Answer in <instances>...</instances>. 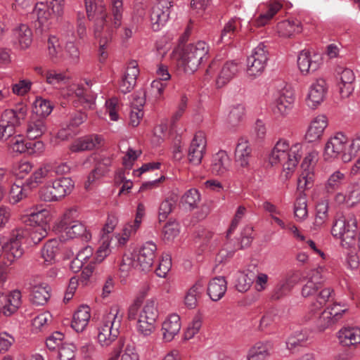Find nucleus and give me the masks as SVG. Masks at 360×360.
<instances>
[{
	"label": "nucleus",
	"mask_w": 360,
	"mask_h": 360,
	"mask_svg": "<svg viewBox=\"0 0 360 360\" xmlns=\"http://www.w3.org/2000/svg\"><path fill=\"white\" fill-rule=\"evenodd\" d=\"M101 86L96 80L85 79L84 84L79 85L75 94L84 108H93Z\"/></svg>",
	"instance_id": "14"
},
{
	"label": "nucleus",
	"mask_w": 360,
	"mask_h": 360,
	"mask_svg": "<svg viewBox=\"0 0 360 360\" xmlns=\"http://www.w3.org/2000/svg\"><path fill=\"white\" fill-rule=\"evenodd\" d=\"M59 243L57 240H49L41 250V257L44 263L49 264L55 261L56 255L58 251Z\"/></svg>",
	"instance_id": "48"
},
{
	"label": "nucleus",
	"mask_w": 360,
	"mask_h": 360,
	"mask_svg": "<svg viewBox=\"0 0 360 360\" xmlns=\"http://www.w3.org/2000/svg\"><path fill=\"white\" fill-rule=\"evenodd\" d=\"M239 64L235 60L226 61L220 69L216 79V84L221 88L233 79L239 72Z\"/></svg>",
	"instance_id": "26"
},
{
	"label": "nucleus",
	"mask_w": 360,
	"mask_h": 360,
	"mask_svg": "<svg viewBox=\"0 0 360 360\" xmlns=\"http://www.w3.org/2000/svg\"><path fill=\"white\" fill-rule=\"evenodd\" d=\"M181 329L180 317L174 314L169 316L162 323V331L163 339L166 342L172 341Z\"/></svg>",
	"instance_id": "32"
},
{
	"label": "nucleus",
	"mask_w": 360,
	"mask_h": 360,
	"mask_svg": "<svg viewBox=\"0 0 360 360\" xmlns=\"http://www.w3.org/2000/svg\"><path fill=\"white\" fill-rule=\"evenodd\" d=\"M79 212L77 209L71 208L68 210L63 214V218L57 224V229H61L65 226L75 224V221H79L78 220Z\"/></svg>",
	"instance_id": "63"
},
{
	"label": "nucleus",
	"mask_w": 360,
	"mask_h": 360,
	"mask_svg": "<svg viewBox=\"0 0 360 360\" xmlns=\"http://www.w3.org/2000/svg\"><path fill=\"white\" fill-rule=\"evenodd\" d=\"M102 8H100V11H98V13L101 15V16L99 18H97V22L93 29L94 37L98 40V60L101 63H104L108 57L107 46L111 41L114 32H111L109 27H107L106 30L103 29V14H102Z\"/></svg>",
	"instance_id": "10"
},
{
	"label": "nucleus",
	"mask_w": 360,
	"mask_h": 360,
	"mask_svg": "<svg viewBox=\"0 0 360 360\" xmlns=\"http://www.w3.org/2000/svg\"><path fill=\"white\" fill-rule=\"evenodd\" d=\"M27 236V229L24 228H18L12 231V233L8 240H4L8 248V251H10L8 254V258L11 259H17L22 256L24 249L22 247V245Z\"/></svg>",
	"instance_id": "16"
},
{
	"label": "nucleus",
	"mask_w": 360,
	"mask_h": 360,
	"mask_svg": "<svg viewBox=\"0 0 360 360\" xmlns=\"http://www.w3.org/2000/svg\"><path fill=\"white\" fill-rule=\"evenodd\" d=\"M269 349L268 344L257 343L249 350L248 360H266L269 356Z\"/></svg>",
	"instance_id": "50"
},
{
	"label": "nucleus",
	"mask_w": 360,
	"mask_h": 360,
	"mask_svg": "<svg viewBox=\"0 0 360 360\" xmlns=\"http://www.w3.org/2000/svg\"><path fill=\"white\" fill-rule=\"evenodd\" d=\"M21 292L13 290L8 294L0 292V313L9 316L15 313L21 305Z\"/></svg>",
	"instance_id": "22"
},
{
	"label": "nucleus",
	"mask_w": 360,
	"mask_h": 360,
	"mask_svg": "<svg viewBox=\"0 0 360 360\" xmlns=\"http://www.w3.org/2000/svg\"><path fill=\"white\" fill-rule=\"evenodd\" d=\"M302 155V143L290 142L284 139H279L272 148L269 157L271 165H281L283 175L288 179L295 172Z\"/></svg>",
	"instance_id": "1"
},
{
	"label": "nucleus",
	"mask_w": 360,
	"mask_h": 360,
	"mask_svg": "<svg viewBox=\"0 0 360 360\" xmlns=\"http://www.w3.org/2000/svg\"><path fill=\"white\" fill-rule=\"evenodd\" d=\"M268 50L264 43H259L247 58V75L254 79L264 71L268 61Z\"/></svg>",
	"instance_id": "9"
},
{
	"label": "nucleus",
	"mask_w": 360,
	"mask_h": 360,
	"mask_svg": "<svg viewBox=\"0 0 360 360\" xmlns=\"http://www.w3.org/2000/svg\"><path fill=\"white\" fill-rule=\"evenodd\" d=\"M231 167V159L225 150H219L212 155L210 170L213 174L223 176L230 170Z\"/></svg>",
	"instance_id": "25"
},
{
	"label": "nucleus",
	"mask_w": 360,
	"mask_h": 360,
	"mask_svg": "<svg viewBox=\"0 0 360 360\" xmlns=\"http://www.w3.org/2000/svg\"><path fill=\"white\" fill-rule=\"evenodd\" d=\"M58 230L65 233L68 238L72 239L82 237L86 240L91 238L90 233L86 231L84 225L80 221H75V224L65 226Z\"/></svg>",
	"instance_id": "41"
},
{
	"label": "nucleus",
	"mask_w": 360,
	"mask_h": 360,
	"mask_svg": "<svg viewBox=\"0 0 360 360\" xmlns=\"http://www.w3.org/2000/svg\"><path fill=\"white\" fill-rule=\"evenodd\" d=\"M330 232L334 238L340 240L343 248H354L357 241V221L354 214L342 215L335 219Z\"/></svg>",
	"instance_id": "5"
},
{
	"label": "nucleus",
	"mask_w": 360,
	"mask_h": 360,
	"mask_svg": "<svg viewBox=\"0 0 360 360\" xmlns=\"http://www.w3.org/2000/svg\"><path fill=\"white\" fill-rule=\"evenodd\" d=\"M227 289V283L225 278L219 276L212 279L207 287V294L213 301L219 300L225 294Z\"/></svg>",
	"instance_id": "39"
},
{
	"label": "nucleus",
	"mask_w": 360,
	"mask_h": 360,
	"mask_svg": "<svg viewBox=\"0 0 360 360\" xmlns=\"http://www.w3.org/2000/svg\"><path fill=\"white\" fill-rule=\"evenodd\" d=\"M11 149L18 153H27L31 154L34 152V146L41 148L43 147V143L41 141H27L25 140L22 135H17L11 137L9 142Z\"/></svg>",
	"instance_id": "31"
},
{
	"label": "nucleus",
	"mask_w": 360,
	"mask_h": 360,
	"mask_svg": "<svg viewBox=\"0 0 360 360\" xmlns=\"http://www.w3.org/2000/svg\"><path fill=\"white\" fill-rule=\"evenodd\" d=\"M13 41L20 49H26L32 42V32L27 25L20 24L13 31Z\"/></svg>",
	"instance_id": "27"
},
{
	"label": "nucleus",
	"mask_w": 360,
	"mask_h": 360,
	"mask_svg": "<svg viewBox=\"0 0 360 360\" xmlns=\"http://www.w3.org/2000/svg\"><path fill=\"white\" fill-rule=\"evenodd\" d=\"M53 109V104L48 99L37 97L33 103V112L41 117L49 116Z\"/></svg>",
	"instance_id": "47"
},
{
	"label": "nucleus",
	"mask_w": 360,
	"mask_h": 360,
	"mask_svg": "<svg viewBox=\"0 0 360 360\" xmlns=\"http://www.w3.org/2000/svg\"><path fill=\"white\" fill-rule=\"evenodd\" d=\"M360 151V134L350 141L345 134L341 131L331 136L324 147L323 156L326 160L340 158L342 162H349Z\"/></svg>",
	"instance_id": "2"
},
{
	"label": "nucleus",
	"mask_w": 360,
	"mask_h": 360,
	"mask_svg": "<svg viewBox=\"0 0 360 360\" xmlns=\"http://www.w3.org/2000/svg\"><path fill=\"white\" fill-rule=\"evenodd\" d=\"M318 160V152L311 150L304 157L302 163L303 171L297 180V187L300 190L309 189L312 187L314 181V167Z\"/></svg>",
	"instance_id": "11"
},
{
	"label": "nucleus",
	"mask_w": 360,
	"mask_h": 360,
	"mask_svg": "<svg viewBox=\"0 0 360 360\" xmlns=\"http://www.w3.org/2000/svg\"><path fill=\"white\" fill-rule=\"evenodd\" d=\"M307 198L304 195H300L296 199L294 205V214L297 221H304L308 215Z\"/></svg>",
	"instance_id": "56"
},
{
	"label": "nucleus",
	"mask_w": 360,
	"mask_h": 360,
	"mask_svg": "<svg viewBox=\"0 0 360 360\" xmlns=\"http://www.w3.org/2000/svg\"><path fill=\"white\" fill-rule=\"evenodd\" d=\"M253 278L245 271H238L235 274V287L240 292H247L253 283Z\"/></svg>",
	"instance_id": "54"
},
{
	"label": "nucleus",
	"mask_w": 360,
	"mask_h": 360,
	"mask_svg": "<svg viewBox=\"0 0 360 360\" xmlns=\"http://www.w3.org/2000/svg\"><path fill=\"white\" fill-rule=\"evenodd\" d=\"M46 82L56 89L60 88L68 82V77L62 72L49 70L45 73Z\"/></svg>",
	"instance_id": "55"
},
{
	"label": "nucleus",
	"mask_w": 360,
	"mask_h": 360,
	"mask_svg": "<svg viewBox=\"0 0 360 360\" xmlns=\"http://www.w3.org/2000/svg\"><path fill=\"white\" fill-rule=\"evenodd\" d=\"M278 32L284 37H290L302 32V27L300 20H284L278 24Z\"/></svg>",
	"instance_id": "44"
},
{
	"label": "nucleus",
	"mask_w": 360,
	"mask_h": 360,
	"mask_svg": "<svg viewBox=\"0 0 360 360\" xmlns=\"http://www.w3.org/2000/svg\"><path fill=\"white\" fill-rule=\"evenodd\" d=\"M245 109L243 105L237 104L233 105L229 112L226 122L229 127H235L238 125L245 116Z\"/></svg>",
	"instance_id": "53"
},
{
	"label": "nucleus",
	"mask_w": 360,
	"mask_h": 360,
	"mask_svg": "<svg viewBox=\"0 0 360 360\" xmlns=\"http://www.w3.org/2000/svg\"><path fill=\"white\" fill-rule=\"evenodd\" d=\"M54 187V192L56 193L58 199L65 197L71 193L74 187V183L70 178L62 177L51 181Z\"/></svg>",
	"instance_id": "46"
},
{
	"label": "nucleus",
	"mask_w": 360,
	"mask_h": 360,
	"mask_svg": "<svg viewBox=\"0 0 360 360\" xmlns=\"http://www.w3.org/2000/svg\"><path fill=\"white\" fill-rule=\"evenodd\" d=\"M103 141L101 136L98 134H91L79 138L75 140L70 146V150L72 153L90 150L99 148Z\"/></svg>",
	"instance_id": "24"
},
{
	"label": "nucleus",
	"mask_w": 360,
	"mask_h": 360,
	"mask_svg": "<svg viewBox=\"0 0 360 360\" xmlns=\"http://www.w3.org/2000/svg\"><path fill=\"white\" fill-rule=\"evenodd\" d=\"M323 282L322 269H315L308 274V280L302 290V295L304 297L313 295L321 287Z\"/></svg>",
	"instance_id": "34"
},
{
	"label": "nucleus",
	"mask_w": 360,
	"mask_h": 360,
	"mask_svg": "<svg viewBox=\"0 0 360 360\" xmlns=\"http://www.w3.org/2000/svg\"><path fill=\"white\" fill-rule=\"evenodd\" d=\"M297 67L302 75L314 73L323 65V58L319 53L302 50L297 56Z\"/></svg>",
	"instance_id": "13"
},
{
	"label": "nucleus",
	"mask_w": 360,
	"mask_h": 360,
	"mask_svg": "<svg viewBox=\"0 0 360 360\" xmlns=\"http://www.w3.org/2000/svg\"><path fill=\"white\" fill-rule=\"evenodd\" d=\"M139 75L138 63L136 60L130 61L120 82L119 89L123 94L131 91L136 84L137 77Z\"/></svg>",
	"instance_id": "23"
},
{
	"label": "nucleus",
	"mask_w": 360,
	"mask_h": 360,
	"mask_svg": "<svg viewBox=\"0 0 360 360\" xmlns=\"http://www.w3.org/2000/svg\"><path fill=\"white\" fill-rule=\"evenodd\" d=\"M158 309L153 300H148L142 307L139 308L136 302L131 305L128 310V319L136 321L137 333L145 338L153 334L155 329V323L158 318Z\"/></svg>",
	"instance_id": "3"
},
{
	"label": "nucleus",
	"mask_w": 360,
	"mask_h": 360,
	"mask_svg": "<svg viewBox=\"0 0 360 360\" xmlns=\"http://www.w3.org/2000/svg\"><path fill=\"white\" fill-rule=\"evenodd\" d=\"M122 316L119 315V308L115 306L105 315L98 328L97 340L102 347H108L120 334Z\"/></svg>",
	"instance_id": "7"
},
{
	"label": "nucleus",
	"mask_w": 360,
	"mask_h": 360,
	"mask_svg": "<svg viewBox=\"0 0 360 360\" xmlns=\"http://www.w3.org/2000/svg\"><path fill=\"white\" fill-rule=\"evenodd\" d=\"M240 27L241 20L237 18H231L225 24L217 43L223 42L226 44H230L231 40L238 34Z\"/></svg>",
	"instance_id": "36"
},
{
	"label": "nucleus",
	"mask_w": 360,
	"mask_h": 360,
	"mask_svg": "<svg viewBox=\"0 0 360 360\" xmlns=\"http://www.w3.org/2000/svg\"><path fill=\"white\" fill-rule=\"evenodd\" d=\"M29 190L27 187L18 186L16 184L12 185L9 193V201L11 204H16L20 200L24 199L27 195V191Z\"/></svg>",
	"instance_id": "61"
},
{
	"label": "nucleus",
	"mask_w": 360,
	"mask_h": 360,
	"mask_svg": "<svg viewBox=\"0 0 360 360\" xmlns=\"http://www.w3.org/2000/svg\"><path fill=\"white\" fill-rule=\"evenodd\" d=\"M207 146V141L205 134L202 131L197 132L188 149V160L189 162L194 165H198L200 164L204 154L205 153Z\"/></svg>",
	"instance_id": "20"
},
{
	"label": "nucleus",
	"mask_w": 360,
	"mask_h": 360,
	"mask_svg": "<svg viewBox=\"0 0 360 360\" xmlns=\"http://www.w3.org/2000/svg\"><path fill=\"white\" fill-rule=\"evenodd\" d=\"M328 126V119L323 115H319L310 122L304 134L307 143L319 141Z\"/></svg>",
	"instance_id": "21"
},
{
	"label": "nucleus",
	"mask_w": 360,
	"mask_h": 360,
	"mask_svg": "<svg viewBox=\"0 0 360 360\" xmlns=\"http://www.w3.org/2000/svg\"><path fill=\"white\" fill-rule=\"evenodd\" d=\"M210 46L205 41H198L188 44L183 51L179 65L188 74L195 72L200 63L207 60Z\"/></svg>",
	"instance_id": "6"
},
{
	"label": "nucleus",
	"mask_w": 360,
	"mask_h": 360,
	"mask_svg": "<svg viewBox=\"0 0 360 360\" xmlns=\"http://www.w3.org/2000/svg\"><path fill=\"white\" fill-rule=\"evenodd\" d=\"M346 184V176L340 170L333 172L328 178L325 188L327 193L340 190Z\"/></svg>",
	"instance_id": "42"
},
{
	"label": "nucleus",
	"mask_w": 360,
	"mask_h": 360,
	"mask_svg": "<svg viewBox=\"0 0 360 360\" xmlns=\"http://www.w3.org/2000/svg\"><path fill=\"white\" fill-rule=\"evenodd\" d=\"M335 323H336L333 320L332 316L329 314V311L326 309L321 313L316 320L315 328L318 331L323 332Z\"/></svg>",
	"instance_id": "57"
},
{
	"label": "nucleus",
	"mask_w": 360,
	"mask_h": 360,
	"mask_svg": "<svg viewBox=\"0 0 360 360\" xmlns=\"http://www.w3.org/2000/svg\"><path fill=\"white\" fill-rule=\"evenodd\" d=\"M326 309L329 311V314L337 323L349 311V307L347 302H334Z\"/></svg>",
	"instance_id": "51"
},
{
	"label": "nucleus",
	"mask_w": 360,
	"mask_h": 360,
	"mask_svg": "<svg viewBox=\"0 0 360 360\" xmlns=\"http://www.w3.org/2000/svg\"><path fill=\"white\" fill-rule=\"evenodd\" d=\"M50 165H46L36 169L25 181V186L32 190L37 188L40 184L49 183L52 181Z\"/></svg>",
	"instance_id": "28"
},
{
	"label": "nucleus",
	"mask_w": 360,
	"mask_h": 360,
	"mask_svg": "<svg viewBox=\"0 0 360 360\" xmlns=\"http://www.w3.org/2000/svg\"><path fill=\"white\" fill-rule=\"evenodd\" d=\"M337 336L342 346L360 344V327H343L338 332Z\"/></svg>",
	"instance_id": "33"
},
{
	"label": "nucleus",
	"mask_w": 360,
	"mask_h": 360,
	"mask_svg": "<svg viewBox=\"0 0 360 360\" xmlns=\"http://www.w3.org/2000/svg\"><path fill=\"white\" fill-rule=\"evenodd\" d=\"M326 82L319 78L309 86L305 97L306 105L311 109H316L324 101L327 93Z\"/></svg>",
	"instance_id": "15"
},
{
	"label": "nucleus",
	"mask_w": 360,
	"mask_h": 360,
	"mask_svg": "<svg viewBox=\"0 0 360 360\" xmlns=\"http://www.w3.org/2000/svg\"><path fill=\"white\" fill-rule=\"evenodd\" d=\"M157 246L153 241L146 242L136 256V267L143 271H149L156 257Z\"/></svg>",
	"instance_id": "18"
},
{
	"label": "nucleus",
	"mask_w": 360,
	"mask_h": 360,
	"mask_svg": "<svg viewBox=\"0 0 360 360\" xmlns=\"http://www.w3.org/2000/svg\"><path fill=\"white\" fill-rule=\"evenodd\" d=\"M174 0H158L153 6L150 20L154 31L160 30L168 21Z\"/></svg>",
	"instance_id": "12"
},
{
	"label": "nucleus",
	"mask_w": 360,
	"mask_h": 360,
	"mask_svg": "<svg viewBox=\"0 0 360 360\" xmlns=\"http://www.w3.org/2000/svg\"><path fill=\"white\" fill-rule=\"evenodd\" d=\"M179 233V224L176 221L167 223L162 230L163 239L171 241Z\"/></svg>",
	"instance_id": "64"
},
{
	"label": "nucleus",
	"mask_w": 360,
	"mask_h": 360,
	"mask_svg": "<svg viewBox=\"0 0 360 360\" xmlns=\"http://www.w3.org/2000/svg\"><path fill=\"white\" fill-rule=\"evenodd\" d=\"M111 240L112 238L110 236H102V243L94 257L96 262H101L110 253Z\"/></svg>",
	"instance_id": "60"
},
{
	"label": "nucleus",
	"mask_w": 360,
	"mask_h": 360,
	"mask_svg": "<svg viewBox=\"0 0 360 360\" xmlns=\"http://www.w3.org/2000/svg\"><path fill=\"white\" fill-rule=\"evenodd\" d=\"M33 14L37 17L39 27L37 30H40L41 32L49 30L52 20L56 18H59L63 15H58L53 12L51 9V3L44 4L39 2L36 4Z\"/></svg>",
	"instance_id": "17"
},
{
	"label": "nucleus",
	"mask_w": 360,
	"mask_h": 360,
	"mask_svg": "<svg viewBox=\"0 0 360 360\" xmlns=\"http://www.w3.org/2000/svg\"><path fill=\"white\" fill-rule=\"evenodd\" d=\"M46 54L48 59L54 64L63 62V51L59 39L55 35H50L46 42Z\"/></svg>",
	"instance_id": "35"
},
{
	"label": "nucleus",
	"mask_w": 360,
	"mask_h": 360,
	"mask_svg": "<svg viewBox=\"0 0 360 360\" xmlns=\"http://www.w3.org/2000/svg\"><path fill=\"white\" fill-rule=\"evenodd\" d=\"M295 94L292 88L282 82L276 86L272 95L271 110L276 117L284 118L294 108Z\"/></svg>",
	"instance_id": "8"
},
{
	"label": "nucleus",
	"mask_w": 360,
	"mask_h": 360,
	"mask_svg": "<svg viewBox=\"0 0 360 360\" xmlns=\"http://www.w3.org/2000/svg\"><path fill=\"white\" fill-rule=\"evenodd\" d=\"M205 281L198 279L186 292L184 296V304L191 309H195L198 305V300L204 290Z\"/></svg>",
	"instance_id": "37"
},
{
	"label": "nucleus",
	"mask_w": 360,
	"mask_h": 360,
	"mask_svg": "<svg viewBox=\"0 0 360 360\" xmlns=\"http://www.w3.org/2000/svg\"><path fill=\"white\" fill-rule=\"evenodd\" d=\"M293 283L290 278L281 281L275 287L272 297L278 300L287 294L292 288Z\"/></svg>",
	"instance_id": "62"
},
{
	"label": "nucleus",
	"mask_w": 360,
	"mask_h": 360,
	"mask_svg": "<svg viewBox=\"0 0 360 360\" xmlns=\"http://www.w3.org/2000/svg\"><path fill=\"white\" fill-rule=\"evenodd\" d=\"M49 226H32L27 229L28 236L34 244H38L47 236Z\"/></svg>",
	"instance_id": "59"
},
{
	"label": "nucleus",
	"mask_w": 360,
	"mask_h": 360,
	"mask_svg": "<svg viewBox=\"0 0 360 360\" xmlns=\"http://www.w3.org/2000/svg\"><path fill=\"white\" fill-rule=\"evenodd\" d=\"M50 212L46 209L36 210L24 217L22 220L29 226H49Z\"/></svg>",
	"instance_id": "40"
},
{
	"label": "nucleus",
	"mask_w": 360,
	"mask_h": 360,
	"mask_svg": "<svg viewBox=\"0 0 360 360\" xmlns=\"http://www.w3.org/2000/svg\"><path fill=\"white\" fill-rule=\"evenodd\" d=\"M355 75L354 72L349 68H345L340 72V79L338 83L339 91L342 98L349 97L353 92Z\"/></svg>",
	"instance_id": "30"
},
{
	"label": "nucleus",
	"mask_w": 360,
	"mask_h": 360,
	"mask_svg": "<svg viewBox=\"0 0 360 360\" xmlns=\"http://www.w3.org/2000/svg\"><path fill=\"white\" fill-rule=\"evenodd\" d=\"M309 339L307 333L303 331H296L286 340V347L291 352H295L299 348L304 347Z\"/></svg>",
	"instance_id": "45"
},
{
	"label": "nucleus",
	"mask_w": 360,
	"mask_h": 360,
	"mask_svg": "<svg viewBox=\"0 0 360 360\" xmlns=\"http://www.w3.org/2000/svg\"><path fill=\"white\" fill-rule=\"evenodd\" d=\"M46 130V127L43 120H32L27 124L26 134L29 139H34L41 136Z\"/></svg>",
	"instance_id": "52"
},
{
	"label": "nucleus",
	"mask_w": 360,
	"mask_h": 360,
	"mask_svg": "<svg viewBox=\"0 0 360 360\" xmlns=\"http://www.w3.org/2000/svg\"><path fill=\"white\" fill-rule=\"evenodd\" d=\"M252 157V148L250 142L240 138L236 146L234 158L236 165L241 169H250Z\"/></svg>",
	"instance_id": "19"
},
{
	"label": "nucleus",
	"mask_w": 360,
	"mask_h": 360,
	"mask_svg": "<svg viewBox=\"0 0 360 360\" xmlns=\"http://www.w3.org/2000/svg\"><path fill=\"white\" fill-rule=\"evenodd\" d=\"M282 5L276 1L267 4L260 5L258 8L259 16L255 19V24L258 27L266 25L274 15L281 8Z\"/></svg>",
	"instance_id": "29"
},
{
	"label": "nucleus",
	"mask_w": 360,
	"mask_h": 360,
	"mask_svg": "<svg viewBox=\"0 0 360 360\" xmlns=\"http://www.w3.org/2000/svg\"><path fill=\"white\" fill-rule=\"evenodd\" d=\"M202 316L200 313L196 314L191 322L188 324L185 333L184 338L186 340L193 338L196 334H198L202 327Z\"/></svg>",
	"instance_id": "58"
},
{
	"label": "nucleus",
	"mask_w": 360,
	"mask_h": 360,
	"mask_svg": "<svg viewBox=\"0 0 360 360\" xmlns=\"http://www.w3.org/2000/svg\"><path fill=\"white\" fill-rule=\"evenodd\" d=\"M90 318L89 307L88 306H81L73 315L71 326L76 332L81 333L86 328Z\"/></svg>",
	"instance_id": "38"
},
{
	"label": "nucleus",
	"mask_w": 360,
	"mask_h": 360,
	"mask_svg": "<svg viewBox=\"0 0 360 360\" xmlns=\"http://www.w3.org/2000/svg\"><path fill=\"white\" fill-rule=\"evenodd\" d=\"M84 4L87 17L90 21L94 22V26H96L97 18H99L101 16L98 13L100 8L103 10V26L104 30L109 27L111 32H115L121 26L124 12L123 3L119 4H110L111 16L108 15L106 5L103 0H84Z\"/></svg>",
	"instance_id": "4"
},
{
	"label": "nucleus",
	"mask_w": 360,
	"mask_h": 360,
	"mask_svg": "<svg viewBox=\"0 0 360 360\" xmlns=\"http://www.w3.org/2000/svg\"><path fill=\"white\" fill-rule=\"evenodd\" d=\"M50 297L49 287L42 283L32 287L30 300L35 305H44Z\"/></svg>",
	"instance_id": "43"
},
{
	"label": "nucleus",
	"mask_w": 360,
	"mask_h": 360,
	"mask_svg": "<svg viewBox=\"0 0 360 360\" xmlns=\"http://www.w3.org/2000/svg\"><path fill=\"white\" fill-rule=\"evenodd\" d=\"M63 54V62L69 64H77L79 61L80 52L79 48L72 41L66 42Z\"/></svg>",
	"instance_id": "49"
}]
</instances>
